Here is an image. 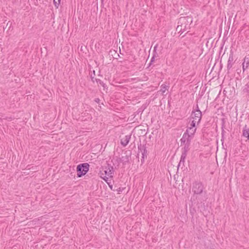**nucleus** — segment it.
<instances>
[{
	"label": "nucleus",
	"mask_w": 249,
	"mask_h": 249,
	"mask_svg": "<svg viewBox=\"0 0 249 249\" xmlns=\"http://www.w3.org/2000/svg\"><path fill=\"white\" fill-rule=\"evenodd\" d=\"M89 165L88 163H81L77 166V177L86 175L89 170Z\"/></svg>",
	"instance_id": "obj_1"
},
{
	"label": "nucleus",
	"mask_w": 249,
	"mask_h": 249,
	"mask_svg": "<svg viewBox=\"0 0 249 249\" xmlns=\"http://www.w3.org/2000/svg\"><path fill=\"white\" fill-rule=\"evenodd\" d=\"M204 189L203 185L201 182H195L193 184V192L194 193L193 196L194 197H195L196 199H199V196L198 195H201Z\"/></svg>",
	"instance_id": "obj_2"
},
{
	"label": "nucleus",
	"mask_w": 249,
	"mask_h": 249,
	"mask_svg": "<svg viewBox=\"0 0 249 249\" xmlns=\"http://www.w3.org/2000/svg\"><path fill=\"white\" fill-rule=\"evenodd\" d=\"M186 22L187 21L186 18H180L178 22V25L177 26V30L179 32H181V33L185 31L186 30V26L187 25V23Z\"/></svg>",
	"instance_id": "obj_3"
},
{
	"label": "nucleus",
	"mask_w": 249,
	"mask_h": 249,
	"mask_svg": "<svg viewBox=\"0 0 249 249\" xmlns=\"http://www.w3.org/2000/svg\"><path fill=\"white\" fill-rule=\"evenodd\" d=\"M139 153L142 154V157L141 159V162L143 163L144 159L147 158L148 155V152L146 149V144H141L138 145Z\"/></svg>",
	"instance_id": "obj_4"
},
{
	"label": "nucleus",
	"mask_w": 249,
	"mask_h": 249,
	"mask_svg": "<svg viewBox=\"0 0 249 249\" xmlns=\"http://www.w3.org/2000/svg\"><path fill=\"white\" fill-rule=\"evenodd\" d=\"M191 117L193 120L197 121V124H198L201 119L202 112L200 110H198L197 111H193Z\"/></svg>",
	"instance_id": "obj_5"
},
{
	"label": "nucleus",
	"mask_w": 249,
	"mask_h": 249,
	"mask_svg": "<svg viewBox=\"0 0 249 249\" xmlns=\"http://www.w3.org/2000/svg\"><path fill=\"white\" fill-rule=\"evenodd\" d=\"M234 58H233V52L231 51L230 55H229L228 61L227 66V71H228V73L230 72L229 71L232 68V66L234 64Z\"/></svg>",
	"instance_id": "obj_6"
},
{
	"label": "nucleus",
	"mask_w": 249,
	"mask_h": 249,
	"mask_svg": "<svg viewBox=\"0 0 249 249\" xmlns=\"http://www.w3.org/2000/svg\"><path fill=\"white\" fill-rule=\"evenodd\" d=\"M104 172L106 175L109 177H112L114 173L113 167L111 165L107 164V165L105 167Z\"/></svg>",
	"instance_id": "obj_7"
},
{
	"label": "nucleus",
	"mask_w": 249,
	"mask_h": 249,
	"mask_svg": "<svg viewBox=\"0 0 249 249\" xmlns=\"http://www.w3.org/2000/svg\"><path fill=\"white\" fill-rule=\"evenodd\" d=\"M193 138H191L189 135L187 134V133H184L183 136L180 139L181 144L182 143H186L188 142H191V140Z\"/></svg>",
	"instance_id": "obj_8"
},
{
	"label": "nucleus",
	"mask_w": 249,
	"mask_h": 249,
	"mask_svg": "<svg viewBox=\"0 0 249 249\" xmlns=\"http://www.w3.org/2000/svg\"><path fill=\"white\" fill-rule=\"evenodd\" d=\"M190 144L191 142L182 143V145H184V147L182 148L181 155L187 156V152L190 150Z\"/></svg>",
	"instance_id": "obj_9"
},
{
	"label": "nucleus",
	"mask_w": 249,
	"mask_h": 249,
	"mask_svg": "<svg viewBox=\"0 0 249 249\" xmlns=\"http://www.w3.org/2000/svg\"><path fill=\"white\" fill-rule=\"evenodd\" d=\"M131 136V135H127L122 138L121 139V144L124 147L126 146L129 142Z\"/></svg>",
	"instance_id": "obj_10"
},
{
	"label": "nucleus",
	"mask_w": 249,
	"mask_h": 249,
	"mask_svg": "<svg viewBox=\"0 0 249 249\" xmlns=\"http://www.w3.org/2000/svg\"><path fill=\"white\" fill-rule=\"evenodd\" d=\"M242 136L246 138V141L249 140V128L245 125L243 129Z\"/></svg>",
	"instance_id": "obj_11"
},
{
	"label": "nucleus",
	"mask_w": 249,
	"mask_h": 249,
	"mask_svg": "<svg viewBox=\"0 0 249 249\" xmlns=\"http://www.w3.org/2000/svg\"><path fill=\"white\" fill-rule=\"evenodd\" d=\"M249 68V59L246 56L244 59V61L242 63V69L243 72L246 71Z\"/></svg>",
	"instance_id": "obj_12"
},
{
	"label": "nucleus",
	"mask_w": 249,
	"mask_h": 249,
	"mask_svg": "<svg viewBox=\"0 0 249 249\" xmlns=\"http://www.w3.org/2000/svg\"><path fill=\"white\" fill-rule=\"evenodd\" d=\"M196 128L188 127L185 133H187V134L189 135L192 138H193L194 135L196 133Z\"/></svg>",
	"instance_id": "obj_13"
},
{
	"label": "nucleus",
	"mask_w": 249,
	"mask_h": 249,
	"mask_svg": "<svg viewBox=\"0 0 249 249\" xmlns=\"http://www.w3.org/2000/svg\"><path fill=\"white\" fill-rule=\"evenodd\" d=\"M186 157V156H185L181 155L180 160L178 166V168L180 167L181 169H182L184 167V163Z\"/></svg>",
	"instance_id": "obj_14"
},
{
	"label": "nucleus",
	"mask_w": 249,
	"mask_h": 249,
	"mask_svg": "<svg viewBox=\"0 0 249 249\" xmlns=\"http://www.w3.org/2000/svg\"><path fill=\"white\" fill-rule=\"evenodd\" d=\"M130 158V157L129 156L125 155V156H122L120 158V160L123 163H126L129 162Z\"/></svg>",
	"instance_id": "obj_15"
},
{
	"label": "nucleus",
	"mask_w": 249,
	"mask_h": 249,
	"mask_svg": "<svg viewBox=\"0 0 249 249\" xmlns=\"http://www.w3.org/2000/svg\"><path fill=\"white\" fill-rule=\"evenodd\" d=\"M160 91L162 92V93L163 94L167 90H168V87L167 86H166V85H164V84H162L161 86H160Z\"/></svg>",
	"instance_id": "obj_16"
},
{
	"label": "nucleus",
	"mask_w": 249,
	"mask_h": 249,
	"mask_svg": "<svg viewBox=\"0 0 249 249\" xmlns=\"http://www.w3.org/2000/svg\"><path fill=\"white\" fill-rule=\"evenodd\" d=\"M196 123L197 121L196 120H193L189 122L190 126L189 127L196 128Z\"/></svg>",
	"instance_id": "obj_17"
},
{
	"label": "nucleus",
	"mask_w": 249,
	"mask_h": 249,
	"mask_svg": "<svg viewBox=\"0 0 249 249\" xmlns=\"http://www.w3.org/2000/svg\"><path fill=\"white\" fill-rule=\"evenodd\" d=\"M244 90L246 92H249V83L246 85V87H245Z\"/></svg>",
	"instance_id": "obj_18"
},
{
	"label": "nucleus",
	"mask_w": 249,
	"mask_h": 249,
	"mask_svg": "<svg viewBox=\"0 0 249 249\" xmlns=\"http://www.w3.org/2000/svg\"><path fill=\"white\" fill-rule=\"evenodd\" d=\"M60 2V1H59L58 0H53V3L56 7H58Z\"/></svg>",
	"instance_id": "obj_19"
},
{
	"label": "nucleus",
	"mask_w": 249,
	"mask_h": 249,
	"mask_svg": "<svg viewBox=\"0 0 249 249\" xmlns=\"http://www.w3.org/2000/svg\"><path fill=\"white\" fill-rule=\"evenodd\" d=\"M154 59H155V57H154V56H153V57L151 59L149 65H150L154 61Z\"/></svg>",
	"instance_id": "obj_20"
},
{
	"label": "nucleus",
	"mask_w": 249,
	"mask_h": 249,
	"mask_svg": "<svg viewBox=\"0 0 249 249\" xmlns=\"http://www.w3.org/2000/svg\"><path fill=\"white\" fill-rule=\"evenodd\" d=\"M100 100L99 99V98H95V100H94V101L97 103H99L100 102Z\"/></svg>",
	"instance_id": "obj_21"
},
{
	"label": "nucleus",
	"mask_w": 249,
	"mask_h": 249,
	"mask_svg": "<svg viewBox=\"0 0 249 249\" xmlns=\"http://www.w3.org/2000/svg\"><path fill=\"white\" fill-rule=\"evenodd\" d=\"M225 132L224 131V130L222 129V133H221L222 139H223V137H224V135ZM221 141H222V139H221Z\"/></svg>",
	"instance_id": "obj_22"
},
{
	"label": "nucleus",
	"mask_w": 249,
	"mask_h": 249,
	"mask_svg": "<svg viewBox=\"0 0 249 249\" xmlns=\"http://www.w3.org/2000/svg\"><path fill=\"white\" fill-rule=\"evenodd\" d=\"M204 199H202V200H201V199H199V201L197 200V203H199L200 202V203H202L203 201H204Z\"/></svg>",
	"instance_id": "obj_23"
},
{
	"label": "nucleus",
	"mask_w": 249,
	"mask_h": 249,
	"mask_svg": "<svg viewBox=\"0 0 249 249\" xmlns=\"http://www.w3.org/2000/svg\"><path fill=\"white\" fill-rule=\"evenodd\" d=\"M96 82H98V81H99V83H100V84H101V83H102V82H101V81L100 80H99V79H98V80L96 79Z\"/></svg>",
	"instance_id": "obj_24"
},
{
	"label": "nucleus",
	"mask_w": 249,
	"mask_h": 249,
	"mask_svg": "<svg viewBox=\"0 0 249 249\" xmlns=\"http://www.w3.org/2000/svg\"><path fill=\"white\" fill-rule=\"evenodd\" d=\"M198 110H199L198 105L196 106V108L195 111H197Z\"/></svg>",
	"instance_id": "obj_25"
},
{
	"label": "nucleus",
	"mask_w": 249,
	"mask_h": 249,
	"mask_svg": "<svg viewBox=\"0 0 249 249\" xmlns=\"http://www.w3.org/2000/svg\"><path fill=\"white\" fill-rule=\"evenodd\" d=\"M103 178L104 180H105L107 181V180H106V178Z\"/></svg>",
	"instance_id": "obj_26"
},
{
	"label": "nucleus",
	"mask_w": 249,
	"mask_h": 249,
	"mask_svg": "<svg viewBox=\"0 0 249 249\" xmlns=\"http://www.w3.org/2000/svg\"><path fill=\"white\" fill-rule=\"evenodd\" d=\"M9 121H11V118H10L9 119Z\"/></svg>",
	"instance_id": "obj_27"
},
{
	"label": "nucleus",
	"mask_w": 249,
	"mask_h": 249,
	"mask_svg": "<svg viewBox=\"0 0 249 249\" xmlns=\"http://www.w3.org/2000/svg\"><path fill=\"white\" fill-rule=\"evenodd\" d=\"M156 48V46H155L154 47V50H155Z\"/></svg>",
	"instance_id": "obj_28"
},
{
	"label": "nucleus",
	"mask_w": 249,
	"mask_h": 249,
	"mask_svg": "<svg viewBox=\"0 0 249 249\" xmlns=\"http://www.w3.org/2000/svg\"><path fill=\"white\" fill-rule=\"evenodd\" d=\"M59 1H60V0H58Z\"/></svg>",
	"instance_id": "obj_29"
}]
</instances>
